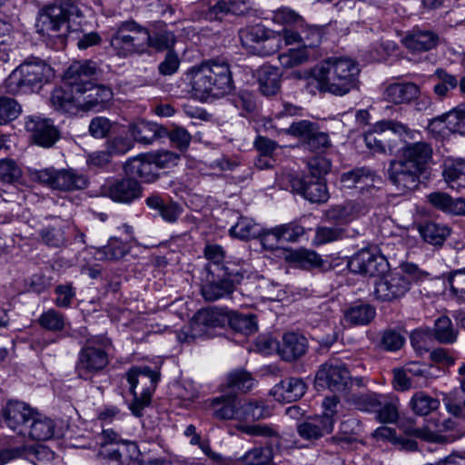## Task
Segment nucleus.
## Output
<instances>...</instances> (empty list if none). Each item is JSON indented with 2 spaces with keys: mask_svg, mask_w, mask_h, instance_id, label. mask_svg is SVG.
<instances>
[{
  "mask_svg": "<svg viewBox=\"0 0 465 465\" xmlns=\"http://www.w3.org/2000/svg\"><path fill=\"white\" fill-rule=\"evenodd\" d=\"M438 419L427 420L421 428H415L410 430V433L418 439L430 443L448 444L455 441L457 437H441L438 432Z\"/></svg>",
  "mask_w": 465,
  "mask_h": 465,
  "instance_id": "c9c22d12",
  "label": "nucleus"
},
{
  "mask_svg": "<svg viewBox=\"0 0 465 465\" xmlns=\"http://www.w3.org/2000/svg\"><path fill=\"white\" fill-rule=\"evenodd\" d=\"M285 258L290 263L305 270L320 268L323 263L322 259L315 251L302 248L290 251Z\"/></svg>",
  "mask_w": 465,
  "mask_h": 465,
  "instance_id": "e433bc0d",
  "label": "nucleus"
},
{
  "mask_svg": "<svg viewBox=\"0 0 465 465\" xmlns=\"http://www.w3.org/2000/svg\"><path fill=\"white\" fill-rule=\"evenodd\" d=\"M435 76L438 78L439 82L434 85L433 92L440 99L447 96L448 93L455 89L459 84L456 76L448 74L443 69H437Z\"/></svg>",
  "mask_w": 465,
  "mask_h": 465,
  "instance_id": "4d7b16f0",
  "label": "nucleus"
},
{
  "mask_svg": "<svg viewBox=\"0 0 465 465\" xmlns=\"http://www.w3.org/2000/svg\"><path fill=\"white\" fill-rule=\"evenodd\" d=\"M429 202L437 209L455 214L465 215V199H452L446 193L435 192L428 195Z\"/></svg>",
  "mask_w": 465,
  "mask_h": 465,
  "instance_id": "473e14b6",
  "label": "nucleus"
},
{
  "mask_svg": "<svg viewBox=\"0 0 465 465\" xmlns=\"http://www.w3.org/2000/svg\"><path fill=\"white\" fill-rule=\"evenodd\" d=\"M411 282L412 277L404 272L383 273L374 282L373 298L381 302L399 301L410 291Z\"/></svg>",
  "mask_w": 465,
  "mask_h": 465,
  "instance_id": "0eeeda50",
  "label": "nucleus"
},
{
  "mask_svg": "<svg viewBox=\"0 0 465 465\" xmlns=\"http://www.w3.org/2000/svg\"><path fill=\"white\" fill-rule=\"evenodd\" d=\"M352 384L350 371L340 361L331 359L322 364L315 376L318 389H329L333 392H346Z\"/></svg>",
  "mask_w": 465,
  "mask_h": 465,
  "instance_id": "6e6552de",
  "label": "nucleus"
},
{
  "mask_svg": "<svg viewBox=\"0 0 465 465\" xmlns=\"http://www.w3.org/2000/svg\"><path fill=\"white\" fill-rule=\"evenodd\" d=\"M78 94L73 91L68 85L67 88H54L51 94L50 101L54 108L57 111L69 113L78 107Z\"/></svg>",
  "mask_w": 465,
  "mask_h": 465,
  "instance_id": "4c0bfd02",
  "label": "nucleus"
},
{
  "mask_svg": "<svg viewBox=\"0 0 465 465\" xmlns=\"http://www.w3.org/2000/svg\"><path fill=\"white\" fill-rule=\"evenodd\" d=\"M40 236L45 244L52 247L59 248L64 246L66 242L64 226L61 224L43 228L40 231Z\"/></svg>",
  "mask_w": 465,
  "mask_h": 465,
  "instance_id": "bf43d9fd",
  "label": "nucleus"
},
{
  "mask_svg": "<svg viewBox=\"0 0 465 465\" xmlns=\"http://www.w3.org/2000/svg\"><path fill=\"white\" fill-rule=\"evenodd\" d=\"M259 89L263 95L276 94L281 88V73L272 65H262L257 71Z\"/></svg>",
  "mask_w": 465,
  "mask_h": 465,
  "instance_id": "7c9ffc66",
  "label": "nucleus"
},
{
  "mask_svg": "<svg viewBox=\"0 0 465 465\" xmlns=\"http://www.w3.org/2000/svg\"><path fill=\"white\" fill-rule=\"evenodd\" d=\"M306 391V384L301 378L291 377L282 381L273 388L274 395H279L282 401H295L302 398Z\"/></svg>",
  "mask_w": 465,
  "mask_h": 465,
  "instance_id": "72a5a7b5",
  "label": "nucleus"
},
{
  "mask_svg": "<svg viewBox=\"0 0 465 465\" xmlns=\"http://www.w3.org/2000/svg\"><path fill=\"white\" fill-rule=\"evenodd\" d=\"M358 64L348 57H330L312 71L310 84L316 83L320 92L344 95L357 86Z\"/></svg>",
  "mask_w": 465,
  "mask_h": 465,
  "instance_id": "f03ea898",
  "label": "nucleus"
},
{
  "mask_svg": "<svg viewBox=\"0 0 465 465\" xmlns=\"http://www.w3.org/2000/svg\"><path fill=\"white\" fill-rule=\"evenodd\" d=\"M230 233L242 240L257 238V236L261 234V226L252 219L242 217L235 225L230 229Z\"/></svg>",
  "mask_w": 465,
  "mask_h": 465,
  "instance_id": "3c124183",
  "label": "nucleus"
},
{
  "mask_svg": "<svg viewBox=\"0 0 465 465\" xmlns=\"http://www.w3.org/2000/svg\"><path fill=\"white\" fill-rule=\"evenodd\" d=\"M348 267L353 273L365 276H381L388 271L386 258L376 248L368 247L357 252L349 261Z\"/></svg>",
  "mask_w": 465,
  "mask_h": 465,
  "instance_id": "f8f14e48",
  "label": "nucleus"
},
{
  "mask_svg": "<svg viewBox=\"0 0 465 465\" xmlns=\"http://www.w3.org/2000/svg\"><path fill=\"white\" fill-rule=\"evenodd\" d=\"M344 234L345 230L341 227L320 226L316 229L314 241L317 244H325L341 240Z\"/></svg>",
  "mask_w": 465,
  "mask_h": 465,
  "instance_id": "e2e57ef3",
  "label": "nucleus"
},
{
  "mask_svg": "<svg viewBox=\"0 0 465 465\" xmlns=\"http://www.w3.org/2000/svg\"><path fill=\"white\" fill-rule=\"evenodd\" d=\"M277 232L282 240L289 242H295L303 236L305 229L302 224L294 221L278 225Z\"/></svg>",
  "mask_w": 465,
  "mask_h": 465,
  "instance_id": "338daca9",
  "label": "nucleus"
},
{
  "mask_svg": "<svg viewBox=\"0 0 465 465\" xmlns=\"http://www.w3.org/2000/svg\"><path fill=\"white\" fill-rule=\"evenodd\" d=\"M403 142L399 158L391 160L387 170L389 181L402 193L418 186L433 153L432 147L426 142Z\"/></svg>",
  "mask_w": 465,
  "mask_h": 465,
  "instance_id": "f257e3e1",
  "label": "nucleus"
},
{
  "mask_svg": "<svg viewBox=\"0 0 465 465\" xmlns=\"http://www.w3.org/2000/svg\"><path fill=\"white\" fill-rule=\"evenodd\" d=\"M458 334V329L449 317L440 316L435 321L432 335L440 343L451 344L457 341Z\"/></svg>",
  "mask_w": 465,
  "mask_h": 465,
  "instance_id": "37998d69",
  "label": "nucleus"
},
{
  "mask_svg": "<svg viewBox=\"0 0 465 465\" xmlns=\"http://www.w3.org/2000/svg\"><path fill=\"white\" fill-rule=\"evenodd\" d=\"M213 416L222 420H235L238 410V399L235 395H223L212 400Z\"/></svg>",
  "mask_w": 465,
  "mask_h": 465,
  "instance_id": "f704fd0d",
  "label": "nucleus"
},
{
  "mask_svg": "<svg viewBox=\"0 0 465 465\" xmlns=\"http://www.w3.org/2000/svg\"><path fill=\"white\" fill-rule=\"evenodd\" d=\"M108 362L107 353L102 349L94 347L88 341L87 345L79 353L75 371L79 378L89 380L104 369Z\"/></svg>",
  "mask_w": 465,
  "mask_h": 465,
  "instance_id": "4468645a",
  "label": "nucleus"
},
{
  "mask_svg": "<svg viewBox=\"0 0 465 465\" xmlns=\"http://www.w3.org/2000/svg\"><path fill=\"white\" fill-rule=\"evenodd\" d=\"M253 385L252 375L244 370H235L228 374L226 386L232 391H248Z\"/></svg>",
  "mask_w": 465,
  "mask_h": 465,
  "instance_id": "6e6d98bb",
  "label": "nucleus"
},
{
  "mask_svg": "<svg viewBox=\"0 0 465 465\" xmlns=\"http://www.w3.org/2000/svg\"><path fill=\"white\" fill-rule=\"evenodd\" d=\"M333 427V421L330 418L316 415L300 421L296 430L302 440L313 443L331 434Z\"/></svg>",
  "mask_w": 465,
  "mask_h": 465,
  "instance_id": "412c9836",
  "label": "nucleus"
},
{
  "mask_svg": "<svg viewBox=\"0 0 465 465\" xmlns=\"http://www.w3.org/2000/svg\"><path fill=\"white\" fill-rule=\"evenodd\" d=\"M229 311L223 308L200 310L191 323L190 332L181 331L177 338L181 342L190 343L206 332V329L222 327L227 324Z\"/></svg>",
  "mask_w": 465,
  "mask_h": 465,
  "instance_id": "1a4fd4ad",
  "label": "nucleus"
},
{
  "mask_svg": "<svg viewBox=\"0 0 465 465\" xmlns=\"http://www.w3.org/2000/svg\"><path fill=\"white\" fill-rule=\"evenodd\" d=\"M124 172L133 178H140L143 183H153L158 178V173L149 159V153L129 159L124 164Z\"/></svg>",
  "mask_w": 465,
  "mask_h": 465,
  "instance_id": "393cba45",
  "label": "nucleus"
},
{
  "mask_svg": "<svg viewBox=\"0 0 465 465\" xmlns=\"http://www.w3.org/2000/svg\"><path fill=\"white\" fill-rule=\"evenodd\" d=\"M209 272L216 277H222L223 280L230 282L233 288L242 282L246 272L240 264L232 262L222 264L217 272L210 267Z\"/></svg>",
  "mask_w": 465,
  "mask_h": 465,
  "instance_id": "603ef678",
  "label": "nucleus"
},
{
  "mask_svg": "<svg viewBox=\"0 0 465 465\" xmlns=\"http://www.w3.org/2000/svg\"><path fill=\"white\" fill-rule=\"evenodd\" d=\"M443 176L449 187L461 192L462 189H465V160L458 159L446 163Z\"/></svg>",
  "mask_w": 465,
  "mask_h": 465,
  "instance_id": "ea45409f",
  "label": "nucleus"
},
{
  "mask_svg": "<svg viewBox=\"0 0 465 465\" xmlns=\"http://www.w3.org/2000/svg\"><path fill=\"white\" fill-rule=\"evenodd\" d=\"M291 183L292 189L311 203H322L329 199L327 186L322 178L305 176L293 178Z\"/></svg>",
  "mask_w": 465,
  "mask_h": 465,
  "instance_id": "4be33fe9",
  "label": "nucleus"
},
{
  "mask_svg": "<svg viewBox=\"0 0 465 465\" xmlns=\"http://www.w3.org/2000/svg\"><path fill=\"white\" fill-rule=\"evenodd\" d=\"M411 411L419 416H426L440 407V401L424 391L415 392L410 401Z\"/></svg>",
  "mask_w": 465,
  "mask_h": 465,
  "instance_id": "c03bdc74",
  "label": "nucleus"
},
{
  "mask_svg": "<svg viewBox=\"0 0 465 465\" xmlns=\"http://www.w3.org/2000/svg\"><path fill=\"white\" fill-rule=\"evenodd\" d=\"M233 290L232 283L222 277H216L203 286L202 294L206 301L213 302L230 295Z\"/></svg>",
  "mask_w": 465,
  "mask_h": 465,
  "instance_id": "a18cd8bd",
  "label": "nucleus"
},
{
  "mask_svg": "<svg viewBox=\"0 0 465 465\" xmlns=\"http://www.w3.org/2000/svg\"><path fill=\"white\" fill-rule=\"evenodd\" d=\"M227 323L235 331L250 335L257 331L256 317L253 314H240L233 311H229Z\"/></svg>",
  "mask_w": 465,
  "mask_h": 465,
  "instance_id": "09e8293b",
  "label": "nucleus"
},
{
  "mask_svg": "<svg viewBox=\"0 0 465 465\" xmlns=\"http://www.w3.org/2000/svg\"><path fill=\"white\" fill-rule=\"evenodd\" d=\"M212 74L208 60L188 70L186 76L196 96L202 99L208 95L214 96V90L211 81Z\"/></svg>",
  "mask_w": 465,
  "mask_h": 465,
  "instance_id": "5701e85b",
  "label": "nucleus"
},
{
  "mask_svg": "<svg viewBox=\"0 0 465 465\" xmlns=\"http://www.w3.org/2000/svg\"><path fill=\"white\" fill-rule=\"evenodd\" d=\"M35 179L53 189L65 192L81 190L87 185L86 177L73 169L40 170L35 173Z\"/></svg>",
  "mask_w": 465,
  "mask_h": 465,
  "instance_id": "9b49d317",
  "label": "nucleus"
},
{
  "mask_svg": "<svg viewBox=\"0 0 465 465\" xmlns=\"http://www.w3.org/2000/svg\"><path fill=\"white\" fill-rule=\"evenodd\" d=\"M239 36L244 47L261 55H271L280 49V37L260 25L242 29Z\"/></svg>",
  "mask_w": 465,
  "mask_h": 465,
  "instance_id": "9d476101",
  "label": "nucleus"
},
{
  "mask_svg": "<svg viewBox=\"0 0 465 465\" xmlns=\"http://www.w3.org/2000/svg\"><path fill=\"white\" fill-rule=\"evenodd\" d=\"M146 27L134 19L116 25L110 40L114 54L121 58L145 54Z\"/></svg>",
  "mask_w": 465,
  "mask_h": 465,
  "instance_id": "20e7f679",
  "label": "nucleus"
},
{
  "mask_svg": "<svg viewBox=\"0 0 465 465\" xmlns=\"http://www.w3.org/2000/svg\"><path fill=\"white\" fill-rule=\"evenodd\" d=\"M97 71L96 64L93 61H75L66 70L64 79L67 85L76 93L93 84Z\"/></svg>",
  "mask_w": 465,
  "mask_h": 465,
  "instance_id": "6ab92c4d",
  "label": "nucleus"
},
{
  "mask_svg": "<svg viewBox=\"0 0 465 465\" xmlns=\"http://www.w3.org/2000/svg\"><path fill=\"white\" fill-rule=\"evenodd\" d=\"M130 385L134 400L129 405L132 413L136 417L143 416V411L151 403L152 395L159 381V372L151 368L133 367L124 374Z\"/></svg>",
  "mask_w": 465,
  "mask_h": 465,
  "instance_id": "39448f33",
  "label": "nucleus"
},
{
  "mask_svg": "<svg viewBox=\"0 0 465 465\" xmlns=\"http://www.w3.org/2000/svg\"><path fill=\"white\" fill-rule=\"evenodd\" d=\"M129 247L118 238H111L107 244L96 250L95 256L100 261L119 260L126 255Z\"/></svg>",
  "mask_w": 465,
  "mask_h": 465,
  "instance_id": "de8ad7c7",
  "label": "nucleus"
},
{
  "mask_svg": "<svg viewBox=\"0 0 465 465\" xmlns=\"http://www.w3.org/2000/svg\"><path fill=\"white\" fill-rule=\"evenodd\" d=\"M308 53L304 48L290 49L279 55L280 64L284 68H292L304 64L308 60Z\"/></svg>",
  "mask_w": 465,
  "mask_h": 465,
  "instance_id": "680f3d73",
  "label": "nucleus"
},
{
  "mask_svg": "<svg viewBox=\"0 0 465 465\" xmlns=\"http://www.w3.org/2000/svg\"><path fill=\"white\" fill-rule=\"evenodd\" d=\"M145 35V54L153 49L157 52L168 51L173 48L176 43L175 35L167 29V25L163 21H156L151 24V27H146Z\"/></svg>",
  "mask_w": 465,
  "mask_h": 465,
  "instance_id": "aec40b11",
  "label": "nucleus"
},
{
  "mask_svg": "<svg viewBox=\"0 0 465 465\" xmlns=\"http://www.w3.org/2000/svg\"><path fill=\"white\" fill-rule=\"evenodd\" d=\"M439 37L431 31L413 30L404 40V45L413 52H425L438 45Z\"/></svg>",
  "mask_w": 465,
  "mask_h": 465,
  "instance_id": "2f4dec72",
  "label": "nucleus"
},
{
  "mask_svg": "<svg viewBox=\"0 0 465 465\" xmlns=\"http://www.w3.org/2000/svg\"><path fill=\"white\" fill-rule=\"evenodd\" d=\"M307 339L296 332L285 333L282 344L279 346V352L283 360L292 361L302 357L307 350Z\"/></svg>",
  "mask_w": 465,
  "mask_h": 465,
  "instance_id": "c85d7f7f",
  "label": "nucleus"
},
{
  "mask_svg": "<svg viewBox=\"0 0 465 465\" xmlns=\"http://www.w3.org/2000/svg\"><path fill=\"white\" fill-rule=\"evenodd\" d=\"M25 129L30 133L32 140L42 147H52L60 138V132L49 118L29 116L25 122Z\"/></svg>",
  "mask_w": 465,
  "mask_h": 465,
  "instance_id": "2eb2a0df",
  "label": "nucleus"
},
{
  "mask_svg": "<svg viewBox=\"0 0 465 465\" xmlns=\"http://www.w3.org/2000/svg\"><path fill=\"white\" fill-rule=\"evenodd\" d=\"M238 430L249 436L262 437L268 439H279L278 431L268 424L240 425Z\"/></svg>",
  "mask_w": 465,
  "mask_h": 465,
  "instance_id": "0e129e2a",
  "label": "nucleus"
},
{
  "mask_svg": "<svg viewBox=\"0 0 465 465\" xmlns=\"http://www.w3.org/2000/svg\"><path fill=\"white\" fill-rule=\"evenodd\" d=\"M341 181L343 187H359L361 189L364 185L372 184L373 177L370 170L359 168L344 173L341 175Z\"/></svg>",
  "mask_w": 465,
  "mask_h": 465,
  "instance_id": "8fccbe9b",
  "label": "nucleus"
},
{
  "mask_svg": "<svg viewBox=\"0 0 465 465\" xmlns=\"http://www.w3.org/2000/svg\"><path fill=\"white\" fill-rule=\"evenodd\" d=\"M269 416V411L260 401H246L242 402L238 400V410L236 420L254 421Z\"/></svg>",
  "mask_w": 465,
  "mask_h": 465,
  "instance_id": "58836bf2",
  "label": "nucleus"
},
{
  "mask_svg": "<svg viewBox=\"0 0 465 465\" xmlns=\"http://www.w3.org/2000/svg\"><path fill=\"white\" fill-rule=\"evenodd\" d=\"M129 132L137 143L151 144L155 140L165 137L166 128L156 123L141 120L131 124Z\"/></svg>",
  "mask_w": 465,
  "mask_h": 465,
  "instance_id": "a878e982",
  "label": "nucleus"
},
{
  "mask_svg": "<svg viewBox=\"0 0 465 465\" xmlns=\"http://www.w3.org/2000/svg\"><path fill=\"white\" fill-rule=\"evenodd\" d=\"M384 130H391V133L402 140H415L419 132L409 128L406 124L394 121L384 120L377 123L373 131L364 135L366 146L374 153L391 154V145L385 141Z\"/></svg>",
  "mask_w": 465,
  "mask_h": 465,
  "instance_id": "423d86ee",
  "label": "nucleus"
},
{
  "mask_svg": "<svg viewBox=\"0 0 465 465\" xmlns=\"http://www.w3.org/2000/svg\"><path fill=\"white\" fill-rule=\"evenodd\" d=\"M38 322L42 328L50 331H60L64 327V315L54 309L43 312Z\"/></svg>",
  "mask_w": 465,
  "mask_h": 465,
  "instance_id": "052dcab7",
  "label": "nucleus"
},
{
  "mask_svg": "<svg viewBox=\"0 0 465 465\" xmlns=\"http://www.w3.org/2000/svg\"><path fill=\"white\" fill-rule=\"evenodd\" d=\"M21 112V105L15 99L0 95V125L7 124L15 120Z\"/></svg>",
  "mask_w": 465,
  "mask_h": 465,
  "instance_id": "5fc2aeb1",
  "label": "nucleus"
},
{
  "mask_svg": "<svg viewBox=\"0 0 465 465\" xmlns=\"http://www.w3.org/2000/svg\"><path fill=\"white\" fill-rule=\"evenodd\" d=\"M104 194L114 202L131 203L142 196L143 187L133 177H124L109 182L103 187Z\"/></svg>",
  "mask_w": 465,
  "mask_h": 465,
  "instance_id": "dca6fc26",
  "label": "nucleus"
},
{
  "mask_svg": "<svg viewBox=\"0 0 465 465\" xmlns=\"http://www.w3.org/2000/svg\"><path fill=\"white\" fill-rule=\"evenodd\" d=\"M363 212V207L356 202H345L333 205L324 213L326 221L337 224H347L356 219Z\"/></svg>",
  "mask_w": 465,
  "mask_h": 465,
  "instance_id": "bb28decb",
  "label": "nucleus"
},
{
  "mask_svg": "<svg viewBox=\"0 0 465 465\" xmlns=\"http://www.w3.org/2000/svg\"><path fill=\"white\" fill-rule=\"evenodd\" d=\"M53 68L44 60L30 57L14 69L5 80V89L10 94L38 92L54 77Z\"/></svg>",
  "mask_w": 465,
  "mask_h": 465,
  "instance_id": "7ed1b4c3",
  "label": "nucleus"
},
{
  "mask_svg": "<svg viewBox=\"0 0 465 465\" xmlns=\"http://www.w3.org/2000/svg\"><path fill=\"white\" fill-rule=\"evenodd\" d=\"M420 94V87L414 83H394L384 91V99L395 104H409Z\"/></svg>",
  "mask_w": 465,
  "mask_h": 465,
  "instance_id": "cd10ccee",
  "label": "nucleus"
},
{
  "mask_svg": "<svg viewBox=\"0 0 465 465\" xmlns=\"http://www.w3.org/2000/svg\"><path fill=\"white\" fill-rule=\"evenodd\" d=\"M146 204L151 209L158 211L161 217L168 223H174L182 213V209L176 203H164L158 195H152L146 199Z\"/></svg>",
  "mask_w": 465,
  "mask_h": 465,
  "instance_id": "79ce46f5",
  "label": "nucleus"
},
{
  "mask_svg": "<svg viewBox=\"0 0 465 465\" xmlns=\"http://www.w3.org/2000/svg\"><path fill=\"white\" fill-rule=\"evenodd\" d=\"M165 136L170 139L171 143L180 152L186 151L192 140V136L189 132L185 128L180 126H175L170 131L166 129Z\"/></svg>",
  "mask_w": 465,
  "mask_h": 465,
  "instance_id": "69168bd1",
  "label": "nucleus"
},
{
  "mask_svg": "<svg viewBox=\"0 0 465 465\" xmlns=\"http://www.w3.org/2000/svg\"><path fill=\"white\" fill-rule=\"evenodd\" d=\"M54 433V421L51 419L43 417L34 411L33 418L23 437L34 440H47L53 437Z\"/></svg>",
  "mask_w": 465,
  "mask_h": 465,
  "instance_id": "c756f323",
  "label": "nucleus"
},
{
  "mask_svg": "<svg viewBox=\"0 0 465 465\" xmlns=\"http://www.w3.org/2000/svg\"><path fill=\"white\" fill-rule=\"evenodd\" d=\"M78 94V107L85 111L100 112L105 108L107 103L113 98V91L110 87L104 84H94V83L86 86Z\"/></svg>",
  "mask_w": 465,
  "mask_h": 465,
  "instance_id": "f3484780",
  "label": "nucleus"
},
{
  "mask_svg": "<svg viewBox=\"0 0 465 465\" xmlns=\"http://www.w3.org/2000/svg\"><path fill=\"white\" fill-rule=\"evenodd\" d=\"M375 314V309L370 304H357L345 311L344 318L352 325H366L373 320Z\"/></svg>",
  "mask_w": 465,
  "mask_h": 465,
  "instance_id": "49530a36",
  "label": "nucleus"
},
{
  "mask_svg": "<svg viewBox=\"0 0 465 465\" xmlns=\"http://www.w3.org/2000/svg\"><path fill=\"white\" fill-rule=\"evenodd\" d=\"M351 401L354 407L363 411H376L381 406L382 395L377 393L353 394Z\"/></svg>",
  "mask_w": 465,
  "mask_h": 465,
  "instance_id": "13d9d810",
  "label": "nucleus"
},
{
  "mask_svg": "<svg viewBox=\"0 0 465 465\" xmlns=\"http://www.w3.org/2000/svg\"><path fill=\"white\" fill-rule=\"evenodd\" d=\"M208 64L213 73L211 81L214 90V96L228 94L233 87V82L230 65L225 59L214 58L208 60Z\"/></svg>",
  "mask_w": 465,
  "mask_h": 465,
  "instance_id": "b1692460",
  "label": "nucleus"
},
{
  "mask_svg": "<svg viewBox=\"0 0 465 465\" xmlns=\"http://www.w3.org/2000/svg\"><path fill=\"white\" fill-rule=\"evenodd\" d=\"M399 400L382 395L381 406H379L376 418L382 423H395L399 418Z\"/></svg>",
  "mask_w": 465,
  "mask_h": 465,
  "instance_id": "864d4df0",
  "label": "nucleus"
},
{
  "mask_svg": "<svg viewBox=\"0 0 465 465\" xmlns=\"http://www.w3.org/2000/svg\"><path fill=\"white\" fill-rule=\"evenodd\" d=\"M451 292L460 302H465V268L456 270L448 277Z\"/></svg>",
  "mask_w": 465,
  "mask_h": 465,
  "instance_id": "774afa93",
  "label": "nucleus"
},
{
  "mask_svg": "<svg viewBox=\"0 0 465 465\" xmlns=\"http://www.w3.org/2000/svg\"><path fill=\"white\" fill-rule=\"evenodd\" d=\"M419 232L422 239L434 246H441L450 233V229L441 223H426L419 226Z\"/></svg>",
  "mask_w": 465,
  "mask_h": 465,
  "instance_id": "a19ab883",
  "label": "nucleus"
},
{
  "mask_svg": "<svg viewBox=\"0 0 465 465\" xmlns=\"http://www.w3.org/2000/svg\"><path fill=\"white\" fill-rule=\"evenodd\" d=\"M2 412L7 427L23 437L33 418L34 410L22 401H10Z\"/></svg>",
  "mask_w": 465,
  "mask_h": 465,
  "instance_id": "a211bd4d",
  "label": "nucleus"
},
{
  "mask_svg": "<svg viewBox=\"0 0 465 465\" xmlns=\"http://www.w3.org/2000/svg\"><path fill=\"white\" fill-rule=\"evenodd\" d=\"M69 19V12L62 5H48L39 10L35 27L43 35L54 36L63 28H70Z\"/></svg>",
  "mask_w": 465,
  "mask_h": 465,
  "instance_id": "ddd939ff",
  "label": "nucleus"
}]
</instances>
